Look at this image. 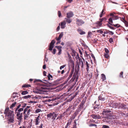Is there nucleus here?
<instances>
[{
    "label": "nucleus",
    "mask_w": 128,
    "mask_h": 128,
    "mask_svg": "<svg viewBox=\"0 0 128 128\" xmlns=\"http://www.w3.org/2000/svg\"><path fill=\"white\" fill-rule=\"evenodd\" d=\"M46 85V84H44L43 82L40 80V100H42V102H50L51 101H54V99L50 100V99H46L48 97L47 96H43L42 94H44L43 92H47L48 91V88H46L45 86Z\"/></svg>",
    "instance_id": "f257e3e1"
},
{
    "label": "nucleus",
    "mask_w": 128,
    "mask_h": 128,
    "mask_svg": "<svg viewBox=\"0 0 128 128\" xmlns=\"http://www.w3.org/2000/svg\"><path fill=\"white\" fill-rule=\"evenodd\" d=\"M58 115V114L56 112H52L48 114L47 117L48 118H52V120H54Z\"/></svg>",
    "instance_id": "f03ea898"
},
{
    "label": "nucleus",
    "mask_w": 128,
    "mask_h": 128,
    "mask_svg": "<svg viewBox=\"0 0 128 128\" xmlns=\"http://www.w3.org/2000/svg\"><path fill=\"white\" fill-rule=\"evenodd\" d=\"M13 112V111L9 110L8 108H6L5 110L4 113L5 115V116H7L8 117L13 115L12 114Z\"/></svg>",
    "instance_id": "7ed1b4c3"
},
{
    "label": "nucleus",
    "mask_w": 128,
    "mask_h": 128,
    "mask_svg": "<svg viewBox=\"0 0 128 128\" xmlns=\"http://www.w3.org/2000/svg\"><path fill=\"white\" fill-rule=\"evenodd\" d=\"M78 71H75L74 72V73L73 77L70 80L72 82L74 81L75 79H76V82L77 81V80L78 79Z\"/></svg>",
    "instance_id": "20e7f679"
},
{
    "label": "nucleus",
    "mask_w": 128,
    "mask_h": 128,
    "mask_svg": "<svg viewBox=\"0 0 128 128\" xmlns=\"http://www.w3.org/2000/svg\"><path fill=\"white\" fill-rule=\"evenodd\" d=\"M86 102V100H83L80 103V104L78 108V112H80L81 111V110L82 109L84 108V104H85Z\"/></svg>",
    "instance_id": "39448f33"
},
{
    "label": "nucleus",
    "mask_w": 128,
    "mask_h": 128,
    "mask_svg": "<svg viewBox=\"0 0 128 128\" xmlns=\"http://www.w3.org/2000/svg\"><path fill=\"white\" fill-rule=\"evenodd\" d=\"M108 23L111 25L114 26L115 27H117V28H118L121 26L120 25L118 24H113V21H112V19L111 18H109L108 20Z\"/></svg>",
    "instance_id": "423d86ee"
},
{
    "label": "nucleus",
    "mask_w": 128,
    "mask_h": 128,
    "mask_svg": "<svg viewBox=\"0 0 128 128\" xmlns=\"http://www.w3.org/2000/svg\"><path fill=\"white\" fill-rule=\"evenodd\" d=\"M56 41L54 40H52L50 44L48 46L49 47V50L52 51V50L54 46V45Z\"/></svg>",
    "instance_id": "0eeeda50"
},
{
    "label": "nucleus",
    "mask_w": 128,
    "mask_h": 128,
    "mask_svg": "<svg viewBox=\"0 0 128 128\" xmlns=\"http://www.w3.org/2000/svg\"><path fill=\"white\" fill-rule=\"evenodd\" d=\"M84 22L82 20L77 19L76 24L78 26H82L84 23Z\"/></svg>",
    "instance_id": "6e6552de"
},
{
    "label": "nucleus",
    "mask_w": 128,
    "mask_h": 128,
    "mask_svg": "<svg viewBox=\"0 0 128 128\" xmlns=\"http://www.w3.org/2000/svg\"><path fill=\"white\" fill-rule=\"evenodd\" d=\"M111 112V111L110 110H107L106 109H104L103 111V114H110V116L112 115L111 114H112V112L108 114L110 112Z\"/></svg>",
    "instance_id": "1a4fd4ad"
},
{
    "label": "nucleus",
    "mask_w": 128,
    "mask_h": 128,
    "mask_svg": "<svg viewBox=\"0 0 128 128\" xmlns=\"http://www.w3.org/2000/svg\"><path fill=\"white\" fill-rule=\"evenodd\" d=\"M14 119L13 115L8 117V123L9 124L10 123H14Z\"/></svg>",
    "instance_id": "9d476101"
},
{
    "label": "nucleus",
    "mask_w": 128,
    "mask_h": 128,
    "mask_svg": "<svg viewBox=\"0 0 128 128\" xmlns=\"http://www.w3.org/2000/svg\"><path fill=\"white\" fill-rule=\"evenodd\" d=\"M66 17L67 18H70L72 17L74 15L73 12H70L67 13Z\"/></svg>",
    "instance_id": "9b49d317"
},
{
    "label": "nucleus",
    "mask_w": 128,
    "mask_h": 128,
    "mask_svg": "<svg viewBox=\"0 0 128 128\" xmlns=\"http://www.w3.org/2000/svg\"><path fill=\"white\" fill-rule=\"evenodd\" d=\"M91 116L92 118L95 119H100L101 118L100 116L98 114H93L91 115Z\"/></svg>",
    "instance_id": "f8f14e48"
},
{
    "label": "nucleus",
    "mask_w": 128,
    "mask_h": 128,
    "mask_svg": "<svg viewBox=\"0 0 128 128\" xmlns=\"http://www.w3.org/2000/svg\"><path fill=\"white\" fill-rule=\"evenodd\" d=\"M24 110V109L23 108H19L17 111V112H16V111L15 112V113L16 114V116H20V112Z\"/></svg>",
    "instance_id": "ddd939ff"
},
{
    "label": "nucleus",
    "mask_w": 128,
    "mask_h": 128,
    "mask_svg": "<svg viewBox=\"0 0 128 128\" xmlns=\"http://www.w3.org/2000/svg\"><path fill=\"white\" fill-rule=\"evenodd\" d=\"M72 122V120L71 119L69 120L67 124L66 125L65 128H68L70 127V126L71 125Z\"/></svg>",
    "instance_id": "4468645a"
},
{
    "label": "nucleus",
    "mask_w": 128,
    "mask_h": 128,
    "mask_svg": "<svg viewBox=\"0 0 128 128\" xmlns=\"http://www.w3.org/2000/svg\"><path fill=\"white\" fill-rule=\"evenodd\" d=\"M98 98V100H99L102 101H104L106 100L105 96L102 94L100 95Z\"/></svg>",
    "instance_id": "2eb2a0df"
},
{
    "label": "nucleus",
    "mask_w": 128,
    "mask_h": 128,
    "mask_svg": "<svg viewBox=\"0 0 128 128\" xmlns=\"http://www.w3.org/2000/svg\"><path fill=\"white\" fill-rule=\"evenodd\" d=\"M126 106L124 104H119L118 108H122L125 109L126 108Z\"/></svg>",
    "instance_id": "dca6fc26"
},
{
    "label": "nucleus",
    "mask_w": 128,
    "mask_h": 128,
    "mask_svg": "<svg viewBox=\"0 0 128 128\" xmlns=\"http://www.w3.org/2000/svg\"><path fill=\"white\" fill-rule=\"evenodd\" d=\"M64 116L65 115L63 113L62 114H60L59 116H58L56 118V120H60V119H62Z\"/></svg>",
    "instance_id": "f3484780"
},
{
    "label": "nucleus",
    "mask_w": 128,
    "mask_h": 128,
    "mask_svg": "<svg viewBox=\"0 0 128 128\" xmlns=\"http://www.w3.org/2000/svg\"><path fill=\"white\" fill-rule=\"evenodd\" d=\"M24 115V120H27L30 114L28 113L23 114Z\"/></svg>",
    "instance_id": "a211bd4d"
},
{
    "label": "nucleus",
    "mask_w": 128,
    "mask_h": 128,
    "mask_svg": "<svg viewBox=\"0 0 128 128\" xmlns=\"http://www.w3.org/2000/svg\"><path fill=\"white\" fill-rule=\"evenodd\" d=\"M96 24H97V27H100L102 26V23L99 20V21L96 22Z\"/></svg>",
    "instance_id": "6ab92c4d"
},
{
    "label": "nucleus",
    "mask_w": 128,
    "mask_h": 128,
    "mask_svg": "<svg viewBox=\"0 0 128 128\" xmlns=\"http://www.w3.org/2000/svg\"><path fill=\"white\" fill-rule=\"evenodd\" d=\"M77 31L81 35L84 34L86 33L84 32L80 28L78 29Z\"/></svg>",
    "instance_id": "aec40b11"
},
{
    "label": "nucleus",
    "mask_w": 128,
    "mask_h": 128,
    "mask_svg": "<svg viewBox=\"0 0 128 128\" xmlns=\"http://www.w3.org/2000/svg\"><path fill=\"white\" fill-rule=\"evenodd\" d=\"M66 24V22L65 21H64L63 22L61 23V28H64L65 27V25Z\"/></svg>",
    "instance_id": "412c9836"
},
{
    "label": "nucleus",
    "mask_w": 128,
    "mask_h": 128,
    "mask_svg": "<svg viewBox=\"0 0 128 128\" xmlns=\"http://www.w3.org/2000/svg\"><path fill=\"white\" fill-rule=\"evenodd\" d=\"M86 69L87 71L88 72L89 70V68L90 65L89 64L87 61L86 62Z\"/></svg>",
    "instance_id": "4be33fe9"
},
{
    "label": "nucleus",
    "mask_w": 128,
    "mask_h": 128,
    "mask_svg": "<svg viewBox=\"0 0 128 128\" xmlns=\"http://www.w3.org/2000/svg\"><path fill=\"white\" fill-rule=\"evenodd\" d=\"M63 35V32H62L60 34L58 38H56V39L57 41H58L60 40L61 38L62 37Z\"/></svg>",
    "instance_id": "5701e85b"
},
{
    "label": "nucleus",
    "mask_w": 128,
    "mask_h": 128,
    "mask_svg": "<svg viewBox=\"0 0 128 128\" xmlns=\"http://www.w3.org/2000/svg\"><path fill=\"white\" fill-rule=\"evenodd\" d=\"M65 21H66L68 24L72 22V20L70 18H64Z\"/></svg>",
    "instance_id": "b1692460"
},
{
    "label": "nucleus",
    "mask_w": 128,
    "mask_h": 128,
    "mask_svg": "<svg viewBox=\"0 0 128 128\" xmlns=\"http://www.w3.org/2000/svg\"><path fill=\"white\" fill-rule=\"evenodd\" d=\"M34 82L35 84H37L38 86H40V80H36L34 81Z\"/></svg>",
    "instance_id": "393cba45"
},
{
    "label": "nucleus",
    "mask_w": 128,
    "mask_h": 128,
    "mask_svg": "<svg viewBox=\"0 0 128 128\" xmlns=\"http://www.w3.org/2000/svg\"><path fill=\"white\" fill-rule=\"evenodd\" d=\"M78 110H76L75 111L73 115L72 116V117L73 119H74L76 117V116L78 114V113L80 112H78Z\"/></svg>",
    "instance_id": "a878e982"
},
{
    "label": "nucleus",
    "mask_w": 128,
    "mask_h": 128,
    "mask_svg": "<svg viewBox=\"0 0 128 128\" xmlns=\"http://www.w3.org/2000/svg\"><path fill=\"white\" fill-rule=\"evenodd\" d=\"M119 17H118L117 16L115 15L113 16V17H112L110 18H111L112 19V20H117L118 19Z\"/></svg>",
    "instance_id": "bb28decb"
},
{
    "label": "nucleus",
    "mask_w": 128,
    "mask_h": 128,
    "mask_svg": "<svg viewBox=\"0 0 128 128\" xmlns=\"http://www.w3.org/2000/svg\"><path fill=\"white\" fill-rule=\"evenodd\" d=\"M40 117V115H39L36 118L35 120L36 123L35 124L36 125H38L39 122V118Z\"/></svg>",
    "instance_id": "cd10ccee"
},
{
    "label": "nucleus",
    "mask_w": 128,
    "mask_h": 128,
    "mask_svg": "<svg viewBox=\"0 0 128 128\" xmlns=\"http://www.w3.org/2000/svg\"><path fill=\"white\" fill-rule=\"evenodd\" d=\"M72 111L71 110L70 111V112H66V111L64 112L63 113L65 115H70V114L72 113Z\"/></svg>",
    "instance_id": "c85d7f7f"
},
{
    "label": "nucleus",
    "mask_w": 128,
    "mask_h": 128,
    "mask_svg": "<svg viewBox=\"0 0 128 128\" xmlns=\"http://www.w3.org/2000/svg\"><path fill=\"white\" fill-rule=\"evenodd\" d=\"M31 86L30 84H25L23 85L22 86V88H28L29 87H30Z\"/></svg>",
    "instance_id": "c756f323"
},
{
    "label": "nucleus",
    "mask_w": 128,
    "mask_h": 128,
    "mask_svg": "<svg viewBox=\"0 0 128 128\" xmlns=\"http://www.w3.org/2000/svg\"><path fill=\"white\" fill-rule=\"evenodd\" d=\"M18 116V119L21 120L22 119V113H21V114H20V116Z\"/></svg>",
    "instance_id": "7c9ffc66"
},
{
    "label": "nucleus",
    "mask_w": 128,
    "mask_h": 128,
    "mask_svg": "<svg viewBox=\"0 0 128 128\" xmlns=\"http://www.w3.org/2000/svg\"><path fill=\"white\" fill-rule=\"evenodd\" d=\"M48 79L50 80H52V75L50 74H49L48 76Z\"/></svg>",
    "instance_id": "2f4dec72"
},
{
    "label": "nucleus",
    "mask_w": 128,
    "mask_h": 128,
    "mask_svg": "<svg viewBox=\"0 0 128 128\" xmlns=\"http://www.w3.org/2000/svg\"><path fill=\"white\" fill-rule=\"evenodd\" d=\"M119 18H120V20L124 23L126 22V21L125 20L124 16L122 17V18L121 17H119Z\"/></svg>",
    "instance_id": "473e14b6"
},
{
    "label": "nucleus",
    "mask_w": 128,
    "mask_h": 128,
    "mask_svg": "<svg viewBox=\"0 0 128 128\" xmlns=\"http://www.w3.org/2000/svg\"><path fill=\"white\" fill-rule=\"evenodd\" d=\"M74 72V69H73L72 70H71L70 73V75L69 76V77L68 78H70L72 76V74H73V72Z\"/></svg>",
    "instance_id": "72a5a7b5"
},
{
    "label": "nucleus",
    "mask_w": 128,
    "mask_h": 128,
    "mask_svg": "<svg viewBox=\"0 0 128 128\" xmlns=\"http://www.w3.org/2000/svg\"><path fill=\"white\" fill-rule=\"evenodd\" d=\"M28 92L26 91H22L21 94L23 95H25L28 94Z\"/></svg>",
    "instance_id": "f704fd0d"
},
{
    "label": "nucleus",
    "mask_w": 128,
    "mask_h": 128,
    "mask_svg": "<svg viewBox=\"0 0 128 128\" xmlns=\"http://www.w3.org/2000/svg\"><path fill=\"white\" fill-rule=\"evenodd\" d=\"M72 107V106H69L68 108H67L66 110V112H69L71 110V108Z\"/></svg>",
    "instance_id": "c9c22d12"
},
{
    "label": "nucleus",
    "mask_w": 128,
    "mask_h": 128,
    "mask_svg": "<svg viewBox=\"0 0 128 128\" xmlns=\"http://www.w3.org/2000/svg\"><path fill=\"white\" fill-rule=\"evenodd\" d=\"M16 102H14V103L12 104L10 106V108H12L15 106V105L16 104Z\"/></svg>",
    "instance_id": "e433bc0d"
},
{
    "label": "nucleus",
    "mask_w": 128,
    "mask_h": 128,
    "mask_svg": "<svg viewBox=\"0 0 128 128\" xmlns=\"http://www.w3.org/2000/svg\"><path fill=\"white\" fill-rule=\"evenodd\" d=\"M102 79L103 80H106V78L104 74H102Z\"/></svg>",
    "instance_id": "4c0bfd02"
},
{
    "label": "nucleus",
    "mask_w": 128,
    "mask_h": 128,
    "mask_svg": "<svg viewBox=\"0 0 128 128\" xmlns=\"http://www.w3.org/2000/svg\"><path fill=\"white\" fill-rule=\"evenodd\" d=\"M105 12H104V9H103L102 11L101 12V14L100 15V18H101L102 17V16L105 14Z\"/></svg>",
    "instance_id": "58836bf2"
},
{
    "label": "nucleus",
    "mask_w": 128,
    "mask_h": 128,
    "mask_svg": "<svg viewBox=\"0 0 128 128\" xmlns=\"http://www.w3.org/2000/svg\"><path fill=\"white\" fill-rule=\"evenodd\" d=\"M55 47L58 50V51H60V50H62L61 48L62 47L61 46H56Z\"/></svg>",
    "instance_id": "ea45409f"
},
{
    "label": "nucleus",
    "mask_w": 128,
    "mask_h": 128,
    "mask_svg": "<svg viewBox=\"0 0 128 128\" xmlns=\"http://www.w3.org/2000/svg\"><path fill=\"white\" fill-rule=\"evenodd\" d=\"M123 72H120L119 75V77L120 78H124L123 76Z\"/></svg>",
    "instance_id": "a19ab883"
},
{
    "label": "nucleus",
    "mask_w": 128,
    "mask_h": 128,
    "mask_svg": "<svg viewBox=\"0 0 128 128\" xmlns=\"http://www.w3.org/2000/svg\"><path fill=\"white\" fill-rule=\"evenodd\" d=\"M76 120H75L74 121V124L73 125V127H72V128H76Z\"/></svg>",
    "instance_id": "79ce46f5"
},
{
    "label": "nucleus",
    "mask_w": 128,
    "mask_h": 128,
    "mask_svg": "<svg viewBox=\"0 0 128 128\" xmlns=\"http://www.w3.org/2000/svg\"><path fill=\"white\" fill-rule=\"evenodd\" d=\"M99 20L100 21V22H102L103 21H105L106 20V18H105L104 17L102 18H100Z\"/></svg>",
    "instance_id": "37998d69"
},
{
    "label": "nucleus",
    "mask_w": 128,
    "mask_h": 128,
    "mask_svg": "<svg viewBox=\"0 0 128 128\" xmlns=\"http://www.w3.org/2000/svg\"><path fill=\"white\" fill-rule=\"evenodd\" d=\"M31 96L28 95L27 96H25L22 97L23 98H30Z\"/></svg>",
    "instance_id": "c03bdc74"
},
{
    "label": "nucleus",
    "mask_w": 128,
    "mask_h": 128,
    "mask_svg": "<svg viewBox=\"0 0 128 128\" xmlns=\"http://www.w3.org/2000/svg\"><path fill=\"white\" fill-rule=\"evenodd\" d=\"M96 32H98L100 34H102L103 33V31L101 30H96Z\"/></svg>",
    "instance_id": "a18cd8bd"
},
{
    "label": "nucleus",
    "mask_w": 128,
    "mask_h": 128,
    "mask_svg": "<svg viewBox=\"0 0 128 128\" xmlns=\"http://www.w3.org/2000/svg\"><path fill=\"white\" fill-rule=\"evenodd\" d=\"M21 106V104H19L17 106V108H16V112L20 108V107Z\"/></svg>",
    "instance_id": "49530a36"
},
{
    "label": "nucleus",
    "mask_w": 128,
    "mask_h": 128,
    "mask_svg": "<svg viewBox=\"0 0 128 128\" xmlns=\"http://www.w3.org/2000/svg\"><path fill=\"white\" fill-rule=\"evenodd\" d=\"M66 64H64L62 66H61L60 67V69L61 70L63 68L65 67L66 66Z\"/></svg>",
    "instance_id": "de8ad7c7"
},
{
    "label": "nucleus",
    "mask_w": 128,
    "mask_h": 128,
    "mask_svg": "<svg viewBox=\"0 0 128 128\" xmlns=\"http://www.w3.org/2000/svg\"><path fill=\"white\" fill-rule=\"evenodd\" d=\"M102 128H109L110 127L108 126L103 125L102 126Z\"/></svg>",
    "instance_id": "09e8293b"
},
{
    "label": "nucleus",
    "mask_w": 128,
    "mask_h": 128,
    "mask_svg": "<svg viewBox=\"0 0 128 128\" xmlns=\"http://www.w3.org/2000/svg\"><path fill=\"white\" fill-rule=\"evenodd\" d=\"M104 56L105 58H108V57H109L108 54L106 53L105 54Z\"/></svg>",
    "instance_id": "8fccbe9b"
},
{
    "label": "nucleus",
    "mask_w": 128,
    "mask_h": 128,
    "mask_svg": "<svg viewBox=\"0 0 128 128\" xmlns=\"http://www.w3.org/2000/svg\"><path fill=\"white\" fill-rule=\"evenodd\" d=\"M94 109L96 111H97L98 109V107L97 106H94Z\"/></svg>",
    "instance_id": "3c124183"
},
{
    "label": "nucleus",
    "mask_w": 128,
    "mask_h": 128,
    "mask_svg": "<svg viewBox=\"0 0 128 128\" xmlns=\"http://www.w3.org/2000/svg\"><path fill=\"white\" fill-rule=\"evenodd\" d=\"M90 126H97L95 124H90L89 125Z\"/></svg>",
    "instance_id": "603ef678"
},
{
    "label": "nucleus",
    "mask_w": 128,
    "mask_h": 128,
    "mask_svg": "<svg viewBox=\"0 0 128 128\" xmlns=\"http://www.w3.org/2000/svg\"><path fill=\"white\" fill-rule=\"evenodd\" d=\"M76 96V95H74L72 96H71L70 98V101H71L72 99H73L75 97V96Z\"/></svg>",
    "instance_id": "864d4df0"
},
{
    "label": "nucleus",
    "mask_w": 128,
    "mask_h": 128,
    "mask_svg": "<svg viewBox=\"0 0 128 128\" xmlns=\"http://www.w3.org/2000/svg\"><path fill=\"white\" fill-rule=\"evenodd\" d=\"M27 104H24L22 106V108H23L24 109V108L26 106Z\"/></svg>",
    "instance_id": "5fc2aeb1"
},
{
    "label": "nucleus",
    "mask_w": 128,
    "mask_h": 128,
    "mask_svg": "<svg viewBox=\"0 0 128 128\" xmlns=\"http://www.w3.org/2000/svg\"><path fill=\"white\" fill-rule=\"evenodd\" d=\"M76 66L77 67V69L78 70H79L80 68L79 64L78 63H77V64L76 65Z\"/></svg>",
    "instance_id": "6e6d98bb"
},
{
    "label": "nucleus",
    "mask_w": 128,
    "mask_h": 128,
    "mask_svg": "<svg viewBox=\"0 0 128 128\" xmlns=\"http://www.w3.org/2000/svg\"><path fill=\"white\" fill-rule=\"evenodd\" d=\"M28 110V109L26 108L24 110V111L23 112V114H25L26 112Z\"/></svg>",
    "instance_id": "4d7b16f0"
},
{
    "label": "nucleus",
    "mask_w": 128,
    "mask_h": 128,
    "mask_svg": "<svg viewBox=\"0 0 128 128\" xmlns=\"http://www.w3.org/2000/svg\"><path fill=\"white\" fill-rule=\"evenodd\" d=\"M58 16L60 17L61 15V14L60 12V11H58Z\"/></svg>",
    "instance_id": "13d9d810"
},
{
    "label": "nucleus",
    "mask_w": 128,
    "mask_h": 128,
    "mask_svg": "<svg viewBox=\"0 0 128 128\" xmlns=\"http://www.w3.org/2000/svg\"><path fill=\"white\" fill-rule=\"evenodd\" d=\"M56 50L54 48L53 51H52V52L54 54H56Z\"/></svg>",
    "instance_id": "bf43d9fd"
},
{
    "label": "nucleus",
    "mask_w": 128,
    "mask_h": 128,
    "mask_svg": "<svg viewBox=\"0 0 128 128\" xmlns=\"http://www.w3.org/2000/svg\"><path fill=\"white\" fill-rule=\"evenodd\" d=\"M109 41L110 43H111L113 42V40L112 38H110Z\"/></svg>",
    "instance_id": "052dcab7"
},
{
    "label": "nucleus",
    "mask_w": 128,
    "mask_h": 128,
    "mask_svg": "<svg viewBox=\"0 0 128 128\" xmlns=\"http://www.w3.org/2000/svg\"><path fill=\"white\" fill-rule=\"evenodd\" d=\"M105 51L106 53L108 54L109 52L108 50L106 48H105Z\"/></svg>",
    "instance_id": "680f3d73"
},
{
    "label": "nucleus",
    "mask_w": 128,
    "mask_h": 128,
    "mask_svg": "<svg viewBox=\"0 0 128 128\" xmlns=\"http://www.w3.org/2000/svg\"><path fill=\"white\" fill-rule=\"evenodd\" d=\"M109 32L108 30H106V31H105L104 32V34H108V32Z\"/></svg>",
    "instance_id": "e2e57ef3"
},
{
    "label": "nucleus",
    "mask_w": 128,
    "mask_h": 128,
    "mask_svg": "<svg viewBox=\"0 0 128 128\" xmlns=\"http://www.w3.org/2000/svg\"><path fill=\"white\" fill-rule=\"evenodd\" d=\"M35 112H36L37 113L40 112V109H36V110Z\"/></svg>",
    "instance_id": "0e129e2a"
},
{
    "label": "nucleus",
    "mask_w": 128,
    "mask_h": 128,
    "mask_svg": "<svg viewBox=\"0 0 128 128\" xmlns=\"http://www.w3.org/2000/svg\"><path fill=\"white\" fill-rule=\"evenodd\" d=\"M108 32H109L108 33L110 34H111V35H113L114 34V32H112L111 31H110L109 30Z\"/></svg>",
    "instance_id": "69168bd1"
},
{
    "label": "nucleus",
    "mask_w": 128,
    "mask_h": 128,
    "mask_svg": "<svg viewBox=\"0 0 128 128\" xmlns=\"http://www.w3.org/2000/svg\"><path fill=\"white\" fill-rule=\"evenodd\" d=\"M124 24L126 26H128V22L127 21H126V22L124 23Z\"/></svg>",
    "instance_id": "338daca9"
},
{
    "label": "nucleus",
    "mask_w": 128,
    "mask_h": 128,
    "mask_svg": "<svg viewBox=\"0 0 128 128\" xmlns=\"http://www.w3.org/2000/svg\"><path fill=\"white\" fill-rule=\"evenodd\" d=\"M91 56H92V58L94 59V60H95V57H94V56L93 54H91Z\"/></svg>",
    "instance_id": "774afa93"
}]
</instances>
